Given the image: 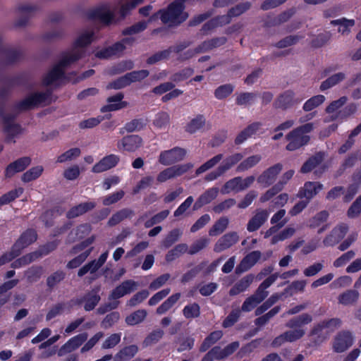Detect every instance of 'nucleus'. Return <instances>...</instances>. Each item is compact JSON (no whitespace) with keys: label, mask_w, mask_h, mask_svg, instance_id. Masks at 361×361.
Wrapping results in <instances>:
<instances>
[{"label":"nucleus","mask_w":361,"mask_h":361,"mask_svg":"<svg viewBox=\"0 0 361 361\" xmlns=\"http://www.w3.org/2000/svg\"><path fill=\"white\" fill-rule=\"evenodd\" d=\"M229 220L226 216L218 219L209 231V235L216 236L222 233L228 227Z\"/></svg>","instance_id":"obj_46"},{"label":"nucleus","mask_w":361,"mask_h":361,"mask_svg":"<svg viewBox=\"0 0 361 361\" xmlns=\"http://www.w3.org/2000/svg\"><path fill=\"white\" fill-rule=\"evenodd\" d=\"M96 207L94 202H86L79 204L71 208L67 213V217L69 219L77 217L93 209Z\"/></svg>","instance_id":"obj_31"},{"label":"nucleus","mask_w":361,"mask_h":361,"mask_svg":"<svg viewBox=\"0 0 361 361\" xmlns=\"http://www.w3.org/2000/svg\"><path fill=\"white\" fill-rule=\"evenodd\" d=\"M121 334L116 333L111 334L102 343V348L104 350L111 349L117 345L121 341Z\"/></svg>","instance_id":"obj_64"},{"label":"nucleus","mask_w":361,"mask_h":361,"mask_svg":"<svg viewBox=\"0 0 361 361\" xmlns=\"http://www.w3.org/2000/svg\"><path fill=\"white\" fill-rule=\"evenodd\" d=\"M312 321V316L309 314L304 313L290 319L288 322H286V326L287 328L291 329V331H302V338L305 334V330L302 328V326L304 325L308 324Z\"/></svg>","instance_id":"obj_19"},{"label":"nucleus","mask_w":361,"mask_h":361,"mask_svg":"<svg viewBox=\"0 0 361 361\" xmlns=\"http://www.w3.org/2000/svg\"><path fill=\"white\" fill-rule=\"evenodd\" d=\"M142 1L143 0H116V5L119 6L121 16L125 17L131 10L142 4Z\"/></svg>","instance_id":"obj_37"},{"label":"nucleus","mask_w":361,"mask_h":361,"mask_svg":"<svg viewBox=\"0 0 361 361\" xmlns=\"http://www.w3.org/2000/svg\"><path fill=\"white\" fill-rule=\"evenodd\" d=\"M223 336L221 331H215L212 332L207 337L204 338L200 347V352H205L213 344L217 342Z\"/></svg>","instance_id":"obj_45"},{"label":"nucleus","mask_w":361,"mask_h":361,"mask_svg":"<svg viewBox=\"0 0 361 361\" xmlns=\"http://www.w3.org/2000/svg\"><path fill=\"white\" fill-rule=\"evenodd\" d=\"M255 178L253 176H250L243 179L241 177H235L227 181L221 192L223 194H228L231 191L240 192L249 188L255 181Z\"/></svg>","instance_id":"obj_8"},{"label":"nucleus","mask_w":361,"mask_h":361,"mask_svg":"<svg viewBox=\"0 0 361 361\" xmlns=\"http://www.w3.org/2000/svg\"><path fill=\"white\" fill-rule=\"evenodd\" d=\"M239 237L236 232H230L221 236L214 247L215 252H221L228 249L238 241Z\"/></svg>","instance_id":"obj_17"},{"label":"nucleus","mask_w":361,"mask_h":361,"mask_svg":"<svg viewBox=\"0 0 361 361\" xmlns=\"http://www.w3.org/2000/svg\"><path fill=\"white\" fill-rule=\"evenodd\" d=\"M223 348L219 346H215L212 348L202 359V361H214V360L224 359Z\"/></svg>","instance_id":"obj_59"},{"label":"nucleus","mask_w":361,"mask_h":361,"mask_svg":"<svg viewBox=\"0 0 361 361\" xmlns=\"http://www.w3.org/2000/svg\"><path fill=\"white\" fill-rule=\"evenodd\" d=\"M226 42V39L224 37L214 38L210 40L204 41L200 44V48L199 49H202L204 53L212 49L213 48L223 45Z\"/></svg>","instance_id":"obj_53"},{"label":"nucleus","mask_w":361,"mask_h":361,"mask_svg":"<svg viewBox=\"0 0 361 361\" xmlns=\"http://www.w3.org/2000/svg\"><path fill=\"white\" fill-rule=\"evenodd\" d=\"M324 159V154L322 152L317 153L310 158H309L302 166L300 172L307 173L313 170Z\"/></svg>","instance_id":"obj_35"},{"label":"nucleus","mask_w":361,"mask_h":361,"mask_svg":"<svg viewBox=\"0 0 361 361\" xmlns=\"http://www.w3.org/2000/svg\"><path fill=\"white\" fill-rule=\"evenodd\" d=\"M257 97L256 92H241L236 95L235 103L238 106H250L255 102Z\"/></svg>","instance_id":"obj_40"},{"label":"nucleus","mask_w":361,"mask_h":361,"mask_svg":"<svg viewBox=\"0 0 361 361\" xmlns=\"http://www.w3.org/2000/svg\"><path fill=\"white\" fill-rule=\"evenodd\" d=\"M104 334L102 331L94 334L80 349L81 353H85L94 348V346L104 337Z\"/></svg>","instance_id":"obj_60"},{"label":"nucleus","mask_w":361,"mask_h":361,"mask_svg":"<svg viewBox=\"0 0 361 361\" xmlns=\"http://www.w3.org/2000/svg\"><path fill=\"white\" fill-rule=\"evenodd\" d=\"M222 154H216L210 159L207 160L205 163L198 167L195 171L196 175H200L211 169L214 167L223 159Z\"/></svg>","instance_id":"obj_50"},{"label":"nucleus","mask_w":361,"mask_h":361,"mask_svg":"<svg viewBox=\"0 0 361 361\" xmlns=\"http://www.w3.org/2000/svg\"><path fill=\"white\" fill-rule=\"evenodd\" d=\"M49 99V94L45 92H36L30 94L24 99L18 103L16 108L18 111H26L34 109L41 105L46 104Z\"/></svg>","instance_id":"obj_5"},{"label":"nucleus","mask_w":361,"mask_h":361,"mask_svg":"<svg viewBox=\"0 0 361 361\" xmlns=\"http://www.w3.org/2000/svg\"><path fill=\"white\" fill-rule=\"evenodd\" d=\"M187 154L184 148L175 147L171 149L165 150L159 154V163L164 165H171L183 161Z\"/></svg>","instance_id":"obj_9"},{"label":"nucleus","mask_w":361,"mask_h":361,"mask_svg":"<svg viewBox=\"0 0 361 361\" xmlns=\"http://www.w3.org/2000/svg\"><path fill=\"white\" fill-rule=\"evenodd\" d=\"M269 212L266 209H257L255 214L249 220L247 230L253 232L258 230L267 220Z\"/></svg>","instance_id":"obj_21"},{"label":"nucleus","mask_w":361,"mask_h":361,"mask_svg":"<svg viewBox=\"0 0 361 361\" xmlns=\"http://www.w3.org/2000/svg\"><path fill=\"white\" fill-rule=\"evenodd\" d=\"M37 239V234L33 230H27L25 231L20 238V239L16 243V247L20 248V251L21 250L30 244L35 242Z\"/></svg>","instance_id":"obj_39"},{"label":"nucleus","mask_w":361,"mask_h":361,"mask_svg":"<svg viewBox=\"0 0 361 361\" xmlns=\"http://www.w3.org/2000/svg\"><path fill=\"white\" fill-rule=\"evenodd\" d=\"M87 334L84 332L72 337L61 347L59 355L63 356L77 350L87 341Z\"/></svg>","instance_id":"obj_14"},{"label":"nucleus","mask_w":361,"mask_h":361,"mask_svg":"<svg viewBox=\"0 0 361 361\" xmlns=\"http://www.w3.org/2000/svg\"><path fill=\"white\" fill-rule=\"evenodd\" d=\"M264 299L265 298L263 297L262 294H259L258 292L255 291L253 295L245 299L242 305L240 311L245 312H250Z\"/></svg>","instance_id":"obj_34"},{"label":"nucleus","mask_w":361,"mask_h":361,"mask_svg":"<svg viewBox=\"0 0 361 361\" xmlns=\"http://www.w3.org/2000/svg\"><path fill=\"white\" fill-rule=\"evenodd\" d=\"M193 167L191 163H185L177 164L168 167L159 172V182H164L169 179H172L187 173Z\"/></svg>","instance_id":"obj_10"},{"label":"nucleus","mask_w":361,"mask_h":361,"mask_svg":"<svg viewBox=\"0 0 361 361\" xmlns=\"http://www.w3.org/2000/svg\"><path fill=\"white\" fill-rule=\"evenodd\" d=\"M31 163L29 157L20 158L10 164L5 171V175L8 178L12 177L14 174L25 170Z\"/></svg>","instance_id":"obj_26"},{"label":"nucleus","mask_w":361,"mask_h":361,"mask_svg":"<svg viewBox=\"0 0 361 361\" xmlns=\"http://www.w3.org/2000/svg\"><path fill=\"white\" fill-rule=\"evenodd\" d=\"M92 230L91 226L88 224H82L77 227L76 229L72 231L68 235L70 242L75 240L82 239L88 235Z\"/></svg>","instance_id":"obj_41"},{"label":"nucleus","mask_w":361,"mask_h":361,"mask_svg":"<svg viewBox=\"0 0 361 361\" xmlns=\"http://www.w3.org/2000/svg\"><path fill=\"white\" fill-rule=\"evenodd\" d=\"M206 123V119L203 115L199 114L192 119L185 126L186 132L192 134L202 128Z\"/></svg>","instance_id":"obj_43"},{"label":"nucleus","mask_w":361,"mask_h":361,"mask_svg":"<svg viewBox=\"0 0 361 361\" xmlns=\"http://www.w3.org/2000/svg\"><path fill=\"white\" fill-rule=\"evenodd\" d=\"M331 24L334 25H339L338 32L342 35H347L350 32V29L355 25L354 20H348L345 18L334 20L331 22Z\"/></svg>","instance_id":"obj_48"},{"label":"nucleus","mask_w":361,"mask_h":361,"mask_svg":"<svg viewBox=\"0 0 361 361\" xmlns=\"http://www.w3.org/2000/svg\"><path fill=\"white\" fill-rule=\"evenodd\" d=\"M323 188V185L319 182L307 181L300 188L297 197L301 199L304 198L310 202Z\"/></svg>","instance_id":"obj_15"},{"label":"nucleus","mask_w":361,"mask_h":361,"mask_svg":"<svg viewBox=\"0 0 361 361\" xmlns=\"http://www.w3.org/2000/svg\"><path fill=\"white\" fill-rule=\"evenodd\" d=\"M281 310L280 306H276L269 310L267 313L262 315L261 317H257L255 320V324L259 327H262L267 324L269 320L273 318L276 314H277Z\"/></svg>","instance_id":"obj_52"},{"label":"nucleus","mask_w":361,"mask_h":361,"mask_svg":"<svg viewBox=\"0 0 361 361\" xmlns=\"http://www.w3.org/2000/svg\"><path fill=\"white\" fill-rule=\"evenodd\" d=\"M100 300V297L97 292H91L87 293L81 302H85L84 308L86 311L93 310Z\"/></svg>","instance_id":"obj_49"},{"label":"nucleus","mask_w":361,"mask_h":361,"mask_svg":"<svg viewBox=\"0 0 361 361\" xmlns=\"http://www.w3.org/2000/svg\"><path fill=\"white\" fill-rule=\"evenodd\" d=\"M279 298L280 295L279 294L276 293L272 295L260 306L257 307V309L255 311V314L256 316H259L262 314L264 312L269 309L274 304H275L279 300Z\"/></svg>","instance_id":"obj_58"},{"label":"nucleus","mask_w":361,"mask_h":361,"mask_svg":"<svg viewBox=\"0 0 361 361\" xmlns=\"http://www.w3.org/2000/svg\"><path fill=\"white\" fill-rule=\"evenodd\" d=\"M120 158L116 154H109L102 159L92 167L94 173H101L114 167L119 161Z\"/></svg>","instance_id":"obj_24"},{"label":"nucleus","mask_w":361,"mask_h":361,"mask_svg":"<svg viewBox=\"0 0 361 361\" xmlns=\"http://www.w3.org/2000/svg\"><path fill=\"white\" fill-rule=\"evenodd\" d=\"M314 129V124L313 123H307L289 132L286 135V138L288 141L286 149L295 151L307 145L310 140V137L307 134L313 131Z\"/></svg>","instance_id":"obj_2"},{"label":"nucleus","mask_w":361,"mask_h":361,"mask_svg":"<svg viewBox=\"0 0 361 361\" xmlns=\"http://www.w3.org/2000/svg\"><path fill=\"white\" fill-rule=\"evenodd\" d=\"M345 78L346 75L344 73H336L324 80L320 85L319 90L322 92L329 90L343 81Z\"/></svg>","instance_id":"obj_32"},{"label":"nucleus","mask_w":361,"mask_h":361,"mask_svg":"<svg viewBox=\"0 0 361 361\" xmlns=\"http://www.w3.org/2000/svg\"><path fill=\"white\" fill-rule=\"evenodd\" d=\"M4 132L7 135V139H11L22 132V128L18 124L4 118Z\"/></svg>","instance_id":"obj_47"},{"label":"nucleus","mask_w":361,"mask_h":361,"mask_svg":"<svg viewBox=\"0 0 361 361\" xmlns=\"http://www.w3.org/2000/svg\"><path fill=\"white\" fill-rule=\"evenodd\" d=\"M147 316V312L144 310H139L126 317V322L130 326H134L142 322Z\"/></svg>","instance_id":"obj_55"},{"label":"nucleus","mask_w":361,"mask_h":361,"mask_svg":"<svg viewBox=\"0 0 361 361\" xmlns=\"http://www.w3.org/2000/svg\"><path fill=\"white\" fill-rule=\"evenodd\" d=\"M209 243V239L206 237H202L195 241L188 247V254L193 255L206 248Z\"/></svg>","instance_id":"obj_56"},{"label":"nucleus","mask_w":361,"mask_h":361,"mask_svg":"<svg viewBox=\"0 0 361 361\" xmlns=\"http://www.w3.org/2000/svg\"><path fill=\"white\" fill-rule=\"evenodd\" d=\"M325 101V97L318 94L310 98L303 104L302 109L305 111H310L317 106H320Z\"/></svg>","instance_id":"obj_54"},{"label":"nucleus","mask_w":361,"mask_h":361,"mask_svg":"<svg viewBox=\"0 0 361 361\" xmlns=\"http://www.w3.org/2000/svg\"><path fill=\"white\" fill-rule=\"evenodd\" d=\"M137 284L135 281L133 280L125 281L112 290L109 295V300H116L134 291L137 289Z\"/></svg>","instance_id":"obj_18"},{"label":"nucleus","mask_w":361,"mask_h":361,"mask_svg":"<svg viewBox=\"0 0 361 361\" xmlns=\"http://www.w3.org/2000/svg\"><path fill=\"white\" fill-rule=\"evenodd\" d=\"M282 169L283 166L281 164H276L270 166L257 177V183L264 188L271 185L275 182Z\"/></svg>","instance_id":"obj_11"},{"label":"nucleus","mask_w":361,"mask_h":361,"mask_svg":"<svg viewBox=\"0 0 361 361\" xmlns=\"http://www.w3.org/2000/svg\"><path fill=\"white\" fill-rule=\"evenodd\" d=\"M132 212L128 209H123L114 214L109 220L108 224L114 226L131 214Z\"/></svg>","instance_id":"obj_62"},{"label":"nucleus","mask_w":361,"mask_h":361,"mask_svg":"<svg viewBox=\"0 0 361 361\" xmlns=\"http://www.w3.org/2000/svg\"><path fill=\"white\" fill-rule=\"evenodd\" d=\"M303 100V97L297 95L292 90H286L280 94L273 103L275 109L286 110L291 106L298 104Z\"/></svg>","instance_id":"obj_6"},{"label":"nucleus","mask_w":361,"mask_h":361,"mask_svg":"<svg viewBox=\"0 0 361 361\" xmlns=\"http://www.w3.org/2000/svg\"><path fill=\"white\" fill-rule=\"evenodd\" d=\"M43 171L44 168L42 166L32 167L23 174L21 180L25 183L32 181L39 178Z\"/></svg>","instance_id":"obj_51"},{"label":"nucleus","mask_w":361,"mask_h":361,"mask_svg":"<svg viewBox=\"0 0 361 361\" xmlns=\"http://www.w3.org/2000/svg\"><path fill=\"white\" fill-rule=\"evenodd\" d=\"M96 37L93 30H85L82 31L74 42L73 49L64 54L60 61L44 78V85H56L63 77L65 68L80 59L84 54L83 48L94 40Z\"/></svg>","instance_id":"obj_1"},{"label":"nucleus","mask_w":361,"mask_h":361,"mask_svg":"<svg viewBox=\"0 0 361 361\" xmlns=\"http://www.w3.org/2000/svg\"><path fill=\"white\" fill-rule=\"evenodd\" d=\"M123 94L122 93H117L116 94L109 97L107 99V104L102 106L101 111L102 112L114 111L126 107L128 104L126 102L122 101Z\"/></svg>","instance_id":"obj_23"},{"label":"nucleus","mask_w":361,"mask_h":361,"mask_svg":"<svg viewBox=\"0 0 361 361\" xmlns=\"http://www.w3.org/2000/svg\"><path fill=\"white\" fill-rule=\"evenodd\" d=\"M109 256V252L102 253L98 259H94L85 264L78 270V275L82 276L87 273H95L106 261Z\"/></svg>","instance_id":"obj_22"},{"label":"nucleus","mask_w":361,"mask_h":361,"mask_svg":"<svg viewBox=\"0 0 361 361\" xmlns=\"http://www.w3.org/2000/svg\"><path fill=\"white\" fill-rule=\"evenodd\" d=\"M348 227L345 224H341L336 226L331 233L323 240V244L325 247H332L337 244L344 238Z\"/></svg>","instance_id":"obj_16"},{"label":"nucleus","mask_w":361,"mask_h":361,"mask_svg":"<svg viewBox=\"0 0 361 361\" xmlns=\"http://www.w3.org/2000/svg\"><path fill=\"white\" fill-rule=\"evenodd\" d=\"M138 352V348L135 345L124 347L120 350L114 356V361H128L133 358Z\"/></svg>","instance_id":"obj_33"},{"label":"nucleus","mask_w":361,"mask_h":361,"mask_svg":"<svg viewBox=\"0 0 361 361\" xmlns=\"http://www.w3.org/2000/svg\"><path fill=\"white\" fill-rule=\"evenodd\" d=\"M255 276L253 274H247L239 280L230 289V295H236L242 292L245 291L251 283L253 282Z\"/></svg>","instance_id":"obj_30"},{"label":"nucleus","mask_w":361,"mask_h":361,"mask_svg":"<svg viewBox=\"0 0 361 361\" xmlns=\"http://www.w3.org/2000/svg\"><path fill=\"white\" fill-rule=\"evenodd\" d=\"M233 89L234 87L231 84L221 85L215 90L214 96L218 99H224L233 92Z\"/></svg>","instance_id":"obj_63"},{"label":"nucleus","mask_w":361,"mask_h":361,"mask_svg":"<svg viewBox=\"0 0 361 361\" xmlns=\"http://www.w3.org/2000/svg\"><path fill=\"white\" fill-rule=\"evenodd\" d=\"M56 245L54 243H51L41 247L37 251L29 253L22 257L25 265L31 263L32 262L37 259L38 258L42 256L48 255L51 251L54 250L56 248Z\"/></svg>","instance_id":"obj_28"},{"label":"nucleus","mask_w":361,"mask_h":361,"mask_svg":"<svg viewBox=\"0 0 361 361\" xmlns=\"http://www.w3.org/2000/svg\"><path fill=\"white\" fill-rule=\"evenodd\" d=\"M357 106L355 104L351 103L347 105L343 110L336 112V114L331 115L325 119L326 122L332 121L337 119H344L350 115L355 114Z\"/></svg>","instance_id":"obj_38"},{"label":"nucleus","mask_w":361,"mask_h":361,"mask_svg":"<svg viewBox=\"0 0 361 361\" xmlns=\"http://www.w3.org/2000/svg\"><path fill=\"white\" fill-rule=\"evenodd\" d=\"M86 16L90 20L109 25L114 20L115 11L111 4L102 3L87 11Z\"/></svg>","instance_id":"obj_4"},{"label":"nucleus","mask_w":361,"mask_h":361,"mask_svg":"<svg viewBox=\"0 0 361 361\" xmlns=\"http://www.w3.org/2000/svg\"><path fill=\"white\" fill-rule=\"evenodd\" d=\"M218 193V188H211L207 190L197 199L193 205V210H198L203 206L210 203L217 197Z\"/></svg>","instance_id":"obj_25"},{"label":"nucleus","mask_w":361,"mask_h":361,"mask_svg":"<svg viewBox=\"0 0 361 361\" xmlns=\"http://www.w3.org/2000/svg\"><path fill=\"white\" fill-rule=\"evenodd\" d=\"M184 1L176 0L169 6L166 11L161 13V19L164 23L169 26L177 25L187 19L188 15L183 11Z\"/></svg>","instance_id":"obj_3"},{"label":"nucleus","mask_w":361,"mask_h":361,"mask_svg":"<svg viewBox=\"0 0 361 361\" xmlns=\"http://www.w3.org/2000/svg\"><path fill=\"white\" fill-rule=\"evenodd\" d=\"M183 234L180 228H175L171 231L162 241V245L166 248L171 247L173 243L178 240Z\"/></svg>","instance_id":"obj_57"},{"label":"nucleus","mask_w":361,"mask_h":361,"mask_svg":"<svg viewBox=\"0 0 361 361\" xmlns=\"http://www.w3.org/2000/svg\"><path fill=\"white\" fill-rule=\"evenodd\" d=\"M186 252L188 253V245L186 243L178 244L167 252L166 260L169 262H172Z\"/></svg>","instance_id":"obj_42"},{"label":"nucleus","mask_w":361,"mask_h":361,"mask_svg":"<svg viewBox=\"0 0 361 361\" xmlns=\"http://www.w3.org/2000/svg\"><path fill=\"white\" fill-rule=\"evenodd\" d=\"M135 39L131 37L125 38L121 42H117L111 47L97 51L95 53V56L99 59H106L119 55L126 49V45H132Z\"/></svg>","instance_id":"obj_7"},{"label":"nucleus","mask_w":361,"mask_h":361,"mask_svg":"<svg viewBox=\"0 0 361 361\" xmlns=\"http://www.w3.org/2000/svg\"><path fill=\"white\" fill-rule=\"evenodd\" d=\"M262 160L260 154L250 156L242 161L236 167V171L238 173L246 171L255 166Z\"/></svg>","instance_id":"obj_36"},{"label":"nucleus","mask_w":361,"mask_h":361,"mask_svg":"<svg viewBox=\"0 0 361 361\" xmlns=\"http://www.w3.org/2000/svg\"><path fill=\"white\" fill-rule=\"evenodd\" d=\"M359 292L354 289L347 290L338 296V302L343 306L355 305L359 299Z\"/></svg>","instance_id":"obj_29"},{"label":"nucleus","mask_w":361,"mask_h":361,"mask_svg":"<svg viewBox=\"0 0 361 361\" xmlns=\"http://www.w3.org/2000/svg\"><path fill=\"white\" fill-rule=\"evenodd\" d=\"M262 257L260 251L255 250L248 253L235 269L237 274H241L253 267Z\"/></svg>","instance_id":"obj_20"},{"label":"nucleus","mask_w":361,"mask_h":361,"mask_svg":"<svg viewBox=\"0 0 361 361\" xmlns=\"http://www.w3.org/2000/svg\"><path fill=\"white\" fill-rule=\"evenodd\" d=\"M353 343V337L350 332L342 331L335 336L333 342V350L336 353H343L348 349Z\"/></svg>","instance_id":"obj_12"},{"label":"nucleus","mask_w":361,"mask_h":361,"mask_svg":"<svg viewBox=\"0 0 361 361\" xmlns=\"http://www.w3.org/2000/svg\"><path fill=\"white\" fill-rule=\"evenodd\" d=\"M302 331H287L276 337L271 343L273 347H279L286 342H294L301 338Z\"/></svg>","instance_id":"obj_27"},{"label":"nucleus","mask_w":361,"mask_h":361,"mask_svg":"<svg viewBox=\"0 0 361 361\" xmlns=\"http://www.w3.org/2000/svg\"><path fill=\"white\" fill-rule=\"evenodd\" d=\"M361 133V123L355 128L349 135L348 139L346 142L340 147L338 152L339 153H345L347 150H348L354 144L353 137L357 136Z\"/></svg>","instance_id":"obj_61"},{"label":"nucleus","mask_w":361,"mask_h":361,"mask_svg":"<svg viewBox=\"0 0 361 361\" xmlns=\"http://www.w3.org/2000/svg\"><path fill=\"white\" fill-rule=\"evenodd\" d=\"M142 145V139L137 135H131L123 137L117 143V147L120 151L133 152Z\"/></svg>","instance_id":"obj_13"},{"label":"nucleus","mask_w":361,"mask_h":361,"mask_svg":"<svg viewBox=\"0 0 361 361\" xmlns=\"http://www.w3.org/2000/svg\"><path fill=\"white\" fill-rule=\"evenodd\" d=\"M243 155L241 153H235L224 159L222 163L219 166L221 170L225 173L237 163L242 160Z\"/></svg>","instance_id":"obj_44"}]
</instances>
